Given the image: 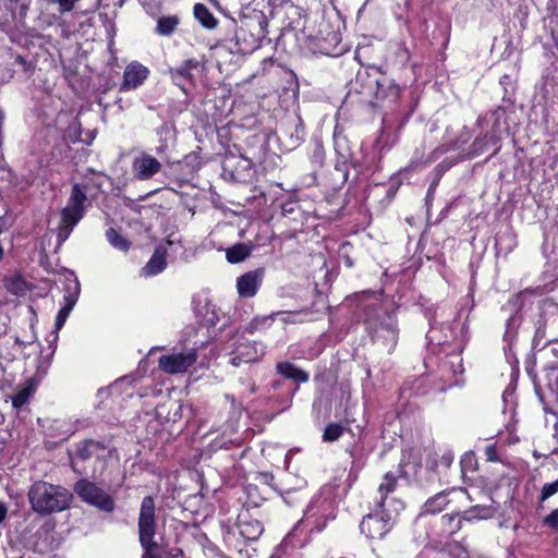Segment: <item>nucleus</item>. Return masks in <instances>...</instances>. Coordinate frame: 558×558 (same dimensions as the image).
I'll return each instance as SVG.
<instances>
[{"instance_id":"obj_6","label":"nucleus","mask_w":558,"mask_h":558,"mask_svg":"<svg viewBox=\"0 0 558 558\" xmlns=\"http://www.w3.org/2000/svg\"><path fill=\"white\" fill-rule=\"evenodd\" d=\"M367 330L375 342L380 343L388 351H391L398 339L396 328V319L392 315L385 314L383 318L379 316L366 318Z\"/></svg>"},{"instance_id":"obj_47","label":"nucleus","mask_w":558,"mask_h":558,"mask_svg":"<svg viewBox=\"0 0 558 558\" xmlns=\"http://www.w3.org/2000/svg\"><path fill=\"white\" fill-rule=\"evenodd\" d=\"M255 391V388L254 386L251 387V392H254Z\"/></svg>"},{"instance_id":"obj_19","label":"nucleus","mask_w":558,"mask_h":558,"mask_svg":"<svg viewBox=\"0 0 558 558\" xmlns=\"http://www.w3.org/2000/svg\"><path fill=\"white\" fill-rule=\"evenodd\" d=\"M198 63L195 60H186L180 66L170 70L171 78L177 85H181L183 81L192 78L191 71L197 68Z\"/></svg>"},{"instance_id":"obj_39","label":"nucleus","mask_w":558,"mask_h":558,"mask_svg":"<svg viewBox=\"0 0 558 558\" xmlns=\"http://www.w3.org/2000/svg\"><path fill=\"white\" fill-rule=\"evenodd\" d=\"M547 343L550 344V351L551 353L558 357V337H557V340H554V339H549V340H546L544 343L541 342V345L542 348H544Z\"/></svg>"},{"instance_id":"obj_10","label":"nucleus","mask_w":558,"mask_h":558,"mask_svg":"<svg viewBox=\"0 0 558 558\" xmlns=\"http://www.w3.org/2000/svg\"><path fill=\"white\" fill-rule=\"evenodd\" d=\"M81 292V286L77 278H68L65 280L64 287V295H63V305L57 314L56 323H54V337L53 340L58 339V332L65 324L70 313L75 306Z\"/></svg>"},{"instance_id":"obj_26","label":"nucleus","mask_w":558,"mask_h":558,"mask_svg":"<svg viewBox=\"0 0 558 558\" xmlns=\"http://www.w3.org/2000/svg\"><path fill=\"white\" fill-rule=\"evenodd\" d=\"M226 399L230 402L231 407V417L227 423V429L233 432L236 429L238 422L242 415V405L236 402L233 396L226 395Z\"/></svg>"},{"instance_id":"obj_22","label":"nucleus","mask_w":558,"mask_h":558,"mask_svg":"<svg viewBox=\"0 0 558 558\" xmlns=\"http://www.w3.org/2000/svg\"><path fill=\"white\" fill-rule=\"evenodd\" d=\"M251 252L252 250L250 246L243 243H238L227 250L226 257L229 263L238 264L248 257Z\"/></svg>"},{"instance_id":"obj_41","label":"nucleus","mask_w":558,"mask_h":558,"mask_svg":"<svg viewBox=\"0 0 558 558\" xmlns=\"http://www.w3.org/2000/svg\"><path fill=\"white\" fill-rule=\"evenodd\" d=\"M295 492L294 490H289L286 493V496L283 497V500L287 502V504H290V499H292V495L294 494Z\"/></svg>"},{"instance_id":"obj_20","label":"nucleus","mask_w":558,"mask_h":558,"mask_svg":"<svg viewBox=\"0 0 558 558\" xmlns=\"http://www.w3.org/2000/svg\"><path fill=\"white\" fill-rule=\"evenodd\" d=\"M448 493L441 492L429 498L424 505V512L435 514L444 510L448 505Z\"/></svg>"},{"instance_id":"obj_28","label":"nucleus","mask_w":558,"mask_h":558,"mask_svg":"<svg viewBox=\"0 0 558 558\" xmlns=\"http://www.w3.org/2000/svg\"><path fill=\"white\" fill-rule=\"evenodd\" d=\"M240 533L247 539H256L263 533V526L258 521L242 523L240 525Z\"/></svg>"},{"instance_id":"obj_36","label":"nucleus","mask_w":558,"mask_h":558,"mask_svg":"<svg viewBox=\"0 0 558 558\" xmlns=\"http://www.w3.org/2000/svg\"><path fill=\"white\" fill-rule=\"evenodd\" d=\"M78 0H59L57 2V4H59L60 7V12H69L71 11L73 8H74V4L77 2Z\"/></svg>"},{"instance_id":"obj_46","label":"nucleus","mask_w":558,"mask_h":558,"mask_svg":"<svg viewBox=\"0 0 558 558\" xmlns=\"http://www.w3.org/2000/svg\"><path fill=\"white\" fill-rule=\"evenodd\" d=\"M476 509H478L480 511H486V509H485V508L476 507Z\"/></svg>"},{"instance_id":"obj_25","label":"nucleus","mask_w":558,"mask_h":558,"mask_svg":"<svg viewBox=\"0 0 558 558\" xmlns=\"http://www.w3.org/2000/svg\"><path fill=\"white\" fill-rule=\"evenodd\" d=\"M106 238L108 242L117 250L126 252L129 251L131 243L124 236H122L116 229L109 228L106 231Z\"/></svg>"},{"instance_id":"obj_15","label":"nucleus","mask_w":558,"mask_h":558,"mask_svg":"<svg viewBox=\"0 0 558 558\" xmlns=\"http://www.w3.org/2000/svg\"><path fill=\"white\" fill-rule=\"evenodd\" d=\"M108 454V450L97 441L85 440L76 446L74 457L71 459L73 469H75V459L88 460L90 458L104 459Z\"/></svg>"},{"instance_id":"obj_2","label":"nucleus","mask_w":558,"mask_h":558,"mask_svg":"<svg viewBox=\"0 0 558 558\" xmlns=\"http://www.w3.org/2000/svg\"><path fill=\"white\" fill-rule=\"evenodd\" d=\"M391 506L392 508L387 504V499L377 501L375 511L363 518L360 524L361 532L369 538H381L385 536L404 508L400 499H392Z\"/></svg>"},{"instance_id":"obj_4","label":"nucleus","mask_w":558,"mask_h":558,"mask_svg":"<svg viewBox=\"0 0 558 558\" xmlns=\"http://www.w3.org/2000/svg\"><path fill=\"white\" fill-rule=\"evenodd\" d=\"M86 202L87 196L84 187L80 184H75L72 187L66 206L61 211V221L58 231L60 242H64L69 238L73 228L84 217Z\"/></svg>"},{"instance_id":"obj_38","label":"nucleus","mask_w":558,"mask_h":558,"mask_svg":"<svg viewBox=\"0 0 558 558\" xmlns=\"http://www.w3.org/2000/svg\"><path fill=\"white\" fill-rule=\"evenodd\" d=\"M485 456H486V459L488 461H497L498 460V456H497V450L495 448V446H487L485 448Z\"/></svg>"},{"instance_id":"obj_13","label":"nucleus","mask_w":558,"mask_h":558,"mask_svg":"<svg viewBox=\"0 0 558 558\" xmlns=\"http://www.w3.org/2000/svg\"><path fill=\"white\" fill-rule=\"evenodd\" d=\"M264 354V347L257 342H242L232 352L230 363L238 367L242 363H251L259 360Z\"/></svg>"},{"instance_id":"obj_11","label":"nucleus","mask_w":558,"mask_h":558,"mask_svg":"<svg viewBox=\"0 0 558 558\" xmlns=\"http://www.w3.org/2000/svg\"><path fill=\"white\" fill-rule=\"evenodd\" d=\"M161 168V162L147 153L136 155L131 165L133 177L138 181L150 180L160 172Z\"/></svg>"},{"instance_id":"obj_5","label":"nucleus","mask_w":558,"mask_h":558,"mask_svg":"<svg viewBox=\"0 0 558 558\" xmlns=\"http://www.w3.org/2000/svg\"><path fill=\"white\" fill-rule=\"evenodd\" d=\"M535 335L533 344L535 348L541 345L543 340L558 338V304L544 302L539 306L537 319L534 323Z\"/></svg>"},{"instance_id":"obj_42","label":"nucleus","mask_w":558,"mask_h":558,"mask_svg":"<svg viewBox=\"0 0 558 558\" xmlns=\"http://www.w3.org/2000/svg\"><path fill=\"white\" fill-rule=\"evenodd\" d=\"M124 381V379L120 380V381H117L113 386H112V389H118V387Z\"/></svg>"},{"instance_id":"obj_3","label":"nucleus","mask_w":558,"mask_h":558,"mask_svg":"<svg viewBox=\"0 0 558 558\" xmlns=\"http://www.w3.org/2000/svg\"><path fill=\"white\" fill-rule=\"evenodd\" d=\"M420 468L421 457L418 450L409 449L404 451L400 462V470L398 471L399 475L395 474L393 472H388L383 477V481L378 487V493L380 495V499L378 501L387 499V504L391 505V500L395 498H389V495L395 492L398 484V478L403 476L407 480H414L417 476ZM390 508H392V506H390Z\"/></svg>"},{"instance_id":"obj_30","label":"nucleus","mask_w":558,"mask_h":558,"mask_svg":"<svg viewBox=\"0 0 558 558\" xmlns=\"http://www.w3.org/2000/svg\"><path fill=\"white\" fill-rule=\"evenodd\" d=\"M343 434V427L340 424H329L324 432L323 438L325 441H335Z\"/></svg>"},{"instance_id":"obj_17","label":"nucleus","mask_w":558,"mask_h":558,"mask_svg":"<svg viewBox=\"0 0 558 558\" xmlns=\"http://www.w3.org/2000/svg\"><path fill=\"white\" fill-rule=\"evenodd\" d=\"M182 410L180 401L170 400L156 408V415L167 422H177L182 417Z\"/></svg>"},{"instance_id":"obj_31","label":"nucleus","mask_w":558,"mask_h":558,"mask_svg":"<svg viewBox=\"0 0 558 558\" xmlns=\"http://www.w3.org/2000/svg\"><path fill=\"white\" fill-rule=\"evenodd\" d=\"M558 493V478L553 483H547L543 486L541 492V500L544 501Z\"/></svg>"},{"instance_id":"obj_24","label":"nucleus","mask_w":558,"mask_h":558,"mask_svg":"<svg viewBox=\"0 0 558 558\" xmlns=\"http://www.w3.org/2000/svg\"><path fill=\"white\" fill-rule=\"evenodd\" d=\"M278 313H271L266 316H256L248 323L245 330L253 333L255 331L267 329L272 325Z\"/></svg>"},{"instance_id":"obj_34","label":"nucleus","mask_w":558,"mask_h":558,"mask_svg":"<svg viewBox=\"0 0 558 558\" xmlns=\"http://www.w3.org/2000/svg\"><path fill=\"white\" fill-rule=\"evenodd\" d=\"M447 363H450L454 367V374H461L463 372L462 359L459 354L450 355L449 361L445 362L444 365L446 366Z\"/></svg>"},{"instance_id":"obj_18","label":"nucleus","mask_w":558,"mask_h":558,"mask_svg":"<svg viewBox=\"0 0 558 558\" xmlns=\"http://www.w3.org/2000/svg\"><path fill=\"white\" fill-rule=\"evenodd\" d=\"M277 371L286 378L292 379L298 383H306L310 376L306 372L295 367L289 362H281L277 364Z\"/></svg>"},{"instance_id":"obj_40","label":"nucleus","mask_w":558,"mask_h":558,"mask_svg":"<svg viewBox=\"0 0 558 558\" xmlns=\"http://www.w3.org/2000/svg\"><path fill=\"white\" fill-rule=\"evenodd\" d=\"M8 514V507L0 502V524L4 521Z\"/></svg>"},{"instance_id":"obj_9","label":"nucleus","mask_w":558,"mask_h":558,"mask_svg":"<svg viewBox=\"0 0 558 558\" xmlns=\"http://www.w3.org/2000/svg\"><path fill=\"white\" fill-rule=\"evenodd\" d=\"M198 354L195 349H187L182 352H173L162 355L158 360L159 368L167 374H179L186 372L197 361Z\"/></svg>"},{"instance_id":"obj_45","label":"nucleus","mask_w":558,"mask_h":558,"mask_svg":"<svg viewBox=\"0 0 558 558\" xmlns=\"http://www.w3.org/2000/svg\"><path fill=\"white\" fill-rule=\"evenodd\" d=\"M2 256H3V248H2V246L0 245V259L2 258Z\"/></svg>"},{"instance_id":"obj_7","label":"nucleus","mask_w":558,"mask_h":558,"mask_svg":"<svg viewBox=\"0 0 558 558\" xmlns=\"http://www.w3.org/2000/svg\"><path fill=\"white\" fill-rule=\"evenodd\" d=\"M74 492L83 501L102 511L111 512L114 508L112 498L93 482L87 480L78 481L74 486Z\"/></svg>"},{"instance_id":"obj_21","label":"nucleus","mask_w":558,"mask_h":558,"mask_svg":"<svg viewBox=\"0 0 558 558\" xmlns=\"http://www.w3.org/2000/svg\"><path fill=\"white\" fill-rule=\"evenodd\" d=\"M180 20L177 15L161 16L157 21L156 33L160 36H170L178 27Z\"/></svg>"},{"instance_id":"obj_29","label":"nucleus","mask_w":558,"mask_h":558,"mask_svg":"<svg viewBox=\"0 0 558 558\" xmlns=\"http://www.w3.org/2000/svg\"><path fill=\"white\" fill-rule=\"evenodd\" d=\"M33 393V389L31 386H25L22 389H20L13 397H12V405L14 409L22 408L31 398Z\"/></svg>"},{"instance_id":"obj_27","label":"nucleus","mask_w":558,"mask_h":558,"mask_svg":"<svg viewBox=\"0 0 558 558\" xmlns=\"http://www.w3.org/2000/svg\"><path fill=\"white\" fill-rule=\"evenodd\" d=\"M7 290L15 295L24 294L27 290L26 282L20 276H12L4 279Z\"/></svg>"},{"instance_id":"obj_12","label":"nucleus","mask_w":558,"mask_h":558,"mask_svg":"<svg viewBox=\"0 0 558 558\" xmlns=\"http://www.w3.org/2000/svg\"><path fill=\"white\" fill-rule=\"evenodd\" d=\"M149 70L142 63L134 61L126 65L123 72V81L120 85L121 92H128L137 88L148 77Z\"/></svg>"},{"instance_id":"obj_23","label":"nucleus","mask_w":558,"mask_h":558,"mask_svg":"<svg viewBox=\"0 0 558 558\" xmlns=\"http://www.w3.org/2000/svg\"><path fill=\"white\" fill-rule=\"evenodd\" d=\"M194 15L197 21L208 29H211L217 25V20L214 17L207 7L202 3L194 5Z\"/></svg>"},{"instance_id":"obj_35","label":"nucleus","mask_w":558,"mask_h":558,"mask_svg":"<svg viewBox=\"0 0 558 558\" xmlns=\"http://www.w3.org/2000/svg\"><path fill=\"white\" fill-rule=\"evenodd\" d=\"M544 523L551 529H558V508L545 517Z\"/></svg>"},{"instance_id":"obj_32","label":"nucleus","mask_w":558,"mask_h":558,"mask_svg":"<svg viewBox=\"0 0 558 558\" xmlns=\"http://www.w3.org/2000/svg\"><path fill=\"white\" fill-rule=\"evenodd\" d=\"M277 317H280L281 322L283 324H296L300 323L301 319H299L300 313L295 312H277Z\"/></svg>"},{"instance_id":"obj_8","label":"nucleus","mask_w":558,"mask_h":558,"mask_svg":"<svg viewBox=\"0 0 558 558\" xmlns=\"http://www.w3.org/2000/svg\"><path fill=\"white\" fill-rule=\"evenodd\" d=\"M156 506L153 497L146 496L141 504L138 517V541L141 545H148L155 541L156 535Z\"/></svg>"},{"instance_id":"obj_16","label":"nucleus","mask_w":558,"mask_h":558,"mask_svg":"<svg viewBox=\"0 0 558 558\" xmlns=\"http://www.w3.org/2000/svg\"><path fill=\"white\" fill-rule=\"evenodd\" d=\"M166 255L167 250L165 247H157L150 259L142 268V276L151 277L160 274L167 266Z\"/></svg>"},{"instance_id":"obj_37","label":"nucleus","mask_w":558,"mask_h":558,"mask_svg":"<svg viewBox=\"0 0 558 558\" xmlns=\"http://www.w3.org/2000/svg\"><path fill=\"white\" fill-rule=\"evenodd\" d=\"M182 555V550L179 548H172L169 550H162L160 556L162 558H179Z\"/></svg>"},{"instance_id":"obj_44","label":"nucleus","mask_w":558,"mask_h":558,"mask_svg":"<svg viewBox=\"0 0 558 558\" xmlns=\"http://www.w3.org/2000/svg\"><path fill=\"white\" fill-rule=\"evenodd\" d=\"M207 322H208L209 324H211V325H214V324H215V319H214V318H208V319H207Z\"/></svg>"},{"instance_id":"obj_14","label":"nucleus","mask_w":558,"mask_h":558,"mask_svg":"<svg viewBox=\"0 0 558 558\" xmlns=\"http://www.w3.org/2000/svg\"><path fill=\"white\" fill-rule=\"evenodd\" d=\"M264 278V269L258 268L244 275L240 276L236 279V290L240 296L242 298H252L254 296Z\"/></svg>"},{"instance_id":"obj_43","label":"nucleus","mask_w":558,"mask_h":558,"mask_svg":"<svg viewBox=\"0 0 558 558\" xmlns=\"http://www.w3.org/2000/svg\"><path fill=\"white\" fill-rule=\"evenodd\" d=\"M450 493H459V494H464L465 492L463 489H452Z\"/></svg>"},{"instance_id":"obj_33","label":"nucleus","mask_w":558,"mask_h":558,"mask_svg":"<svg viewBox=\"0 0 558 558\" xmlns=\"http://www.w3.org/2000/svg\"><path fill=\"white\" fill-rule=\"evenodd\" d=\"M144 549V554L142 558H162L160 556V553L157 554L156 549L158 547L157 543L155 541H150L148 545H141Z\"/></svg>"},{"instance_id":"obj_1","label":"nucleus","mask_w":558,"mask_h":558,"mask_svg":"<svg viewBox=\"0 0 558 558\" xmlns=\"http://www.w3.org/2000/svg\"><path fill=\"white\" fill-rule=\"evenodd\" d=\"M27 496L32 510L38 514L61 512L70 506L72 500L70 490L45 481L35 482Z\"/></svg>"}]
</instances>
